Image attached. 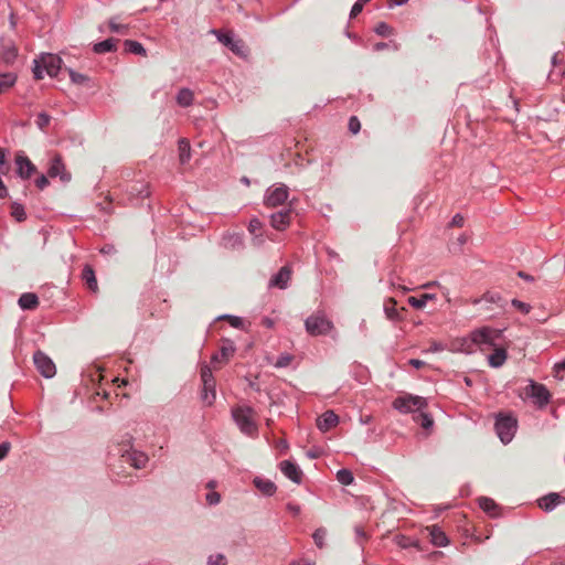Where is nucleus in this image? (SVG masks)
Here are the masks:
<instances>
[{"label": "nucleus", "mask_w": 565, "mask_h": 565, "mask_svg": "<svg viewBox=\"0 0 565 565\" xmlns=\"http://www.w3.org/2000/svg\"><path fill=\"white\" fill-rule=\"evenodd\" d=\"M88 382L92 384L93 394L89 397L88 405L93 411L103 412V402L106 398V387L102 383L104 379V369L100 364H94L86 371Z\"/></svg>", "instance_id": "obj_1"}, {"label": "nucleus", "mask_w": 565, "mask_h": 565, "mask_svg": "<svg viewBox=\"0 0 565 565\" xmlns=\"http://www.w3.org/2000/svg\"><path fill=\"white\" fill-rule=\"evenodd\" d=\"M134 437L130 434H125L122 439L118 443L119 454L122 460L129 463L135 469H143L149 462V457L146 452L137 450L132 447Z\"/></svg>", "instance_id": "obj_2"}, {"label": "nucleus", "mask_w": 565, "mask_h": 565, "mask_svg": "<svg viewBox=\"0 0 565 565\" xmlns=\"http://www.w3.org/2000/svg\"><path fill=\"white\" fill-rule=\"evenodd\" d=\"M333 328V322L323 311H317L305 320V329L312 337L329 334Z\"/></svg>", "instance_id": "obj_3"}, {"label": "nucleus", "mask_w": 565, "mask_h": 565, "mask_svg": "<svg viewBox=\"0 0 565 565\" xmlns=\"http://www.w3.org/2000/svg\"><path fill=\"white\" fill-rule=\"evenodd\" d=\"M254 411L249 406H238L232 409V417L239 430L248 436L257 433V425L253 419Z\"/></svg>", "instance_id": "obj_4"}, {"label": "nucleus", "mask_w": 565, "mask_h": 565, "mask_svg": "<svg viewBox=\"0 0 565 565\" xmlns=\"http://www.w3.org/2000/svg\"><path fill=\"white\" fill-rule=\"evenodd\" d=\"M494 428L500 440L507 445L509 444L516 431L518 422L511 415L500 414L495 418Z\"/></svg>", "instance_id": "obj_5"}, {"label": "nucleus", "mask_w": 565, "mask_h": 565, "mask_svg": "<svg viewBox=\"0 0 565 565\" xmlns=\"http://www.w3.org/2000/svg\"><path fill=\"white\" fill-rule=\"evenodd\" d=\"M525 397L532 399L533 404L542 409L551 401V393L544 384L529 380V384L524 387Z\"/></svg>", "instance_id": "obj_6"}, {"label": "nucleus", "mask_w": 565, "mask_h": 565, "mask_svg": "<svg viewBox=\"0 0 565 565\" xmlns=\"http://www.w3.org/2000/svg\"><path fill=\"white\" fill-rule=\"evenodd\" d=\"M426 406L427 402L424 397L412 394L398 396L393 402V407L403 414L422 411Z\"/></svg>", "instance_id": "obj_7"}, {"label": "nucleus", "mask_w": 565, "mask_h": 565, "mask_svg": "<svg viewBox=\"0 0 565 565\" xmlns=\"http://www.w3.org/2000/svg\"><path fill=\"white\" fill-rule=\"evenodd\" d=\"M217 40L227 46L235 55L245 57L248 54V50L245 43L241 39H236L231 32H222L213 29L211 31Z\"/></svg>", "instance_id": "obj_8"}, {"label": "nucleus", "mask_w": 565, "mask_h": 565, "mask_svg": "<svg viewBox=\"0 0 565 565\" xmlns=\"http://www.w3.org/2000/svg\"><path fill=\"white\" fill-rule=\"evenodd\" d=\"M289 196V189L286 184L270 186L266 190L264 204L268 207H275L284 204Z\"/></svg>", "instance_id": "obj_9"}, {"label": "nucleus", "mask_w": 565, "mask_h": 565, "mask_svg": "<svg viewBox=\"0 0 565 565\" xmlns=\"http://www.w3.org/2000/svg\"><path fill=\"white\" fill-rule=\"evenodd\" d=\"M34 364L38 371L46 379H51L56 373L53 361L42 351H36L33 355Z\"/></svg>", "instance_id": "obj_10"}, {"label": "nucleus", "mask_w": 565, "mask_h": 565, "mask_svg": "<svg viewBox=\"0 0 565 565\" xmlns=\"http://www.w3.org/2000/svg\"><path fill=\"white\" fill-rule=\"evenodd\" d=\"M15 166L18 175L23 180L30 179L31 175L36 171V167L23 152L17 153Z\"/></svg>", "instance_id": "obj_11"}, {"label": "nucleus", "mask_w": 565, "mask_h": 565, "mask_svg": "<svg viewBox=\"0 0 565 565\" xmlns=\"http://www.w3.org/2000/svg\"><path fill=\"white\" fill-rule=\"evenodd\" d=\"M40 61L44 71L51 77L56 76L62 68V58L55 54H42Z\"/></svg>", "instance_id": "obj_12"}, {"label": "nucleus", "mask_w": 565, "mask_h": 565, "mask_svg": "<svg viewBox=\"0 0 565 565\" xmlns=\"http://www.w3.org/2000/svg\"><path fill=\"white\" fill-rule=\"evenodd\" d=\"M50 178H60L63 182L71 180V174L65 171V166L62 161L61 156L56 154L52 158L47 170Z\"/></svg>", "instance_id": "obj_13"}, {"label": "nucleus", "mask_w": 565, "mask_h": 565, "mask_svg": "<svg viewBox=\"0 0 565 565\" xmlns=\"http://www.w3.org/2000/svg\"><path fill=\"white\" fill-rule=\"evenodd\" d=\"M562 503H565V498L556 492H551L537 500L539 507L545 512H552Z\"/></svg>", "instance_id": "obj_14"}, {"label": "nucleus", "mask_w": 565, "mask_h": 565, "mask_svg": "<svg viewBox=\"0 0 565 565\" xmlns=\"http://www.w3.org/2000/svg\"><path fill=\"white\" fill-rule=\"evenodd\" d=\"M291 277V269L288 266H282L269 280L270 288L286 289Z\"/></svg>", "instance_id": "obj_15"}, {"label": "nucleus", "mask_w": 565, "mask_h": 565, "mask_svg": "<svg viewBox=\"0 0 565 565\" xmlns=\"http://www.w3.org/2000/svg\"><path fill=\"white\" fill-rule=\"evenodd\" d=\"M280 471L292 482L299 484L302 480V471L290 460H284L279 463Z\"/></svg>", "instance_id": "obj_16"}, {"label": "nucleus", "mask_w": 565, "mask_h": 565, "mask_svg": "<svg viewBox=\"0 0 565 565\" xmlns=\"http://www.w3.org/2000/svg\"><path fill=\"white\" fill-rule=\"evenodd\" d=\"M495 338V332L489 328H482L471 332V340L478 345H492Z\"/></svg>", "instance_id": "obj_17"}, {"label": "nucleus", "mask_w": 565, "mask_h": 565, "mask_svg": "<svg viewBox=\"0 0 565 565\" xmlns=\"http://www.w3.org/2000/svg\"><path fill=\"white\" fill-rule=\"evenodd\" d=\"M339 423V416L333 411H327L317 418V427L320 431L326 433Z\"/></svg>", "instance_id": "obj_18"}, {"label": "nucleus", "mask_w": 565, "mask_h": 565, "mask_svg": "<svg viewBox=\"0 0 565 565\" xmlns=\"http://www.w3.org/2000/svg\"><path fill=\"white\" fill-rule=\"evenodd\" d=\"M290 223V210H282L270 215V224L277 231H284Z\"/></svg>", "instance_id": "obj_19"}, {"label": "nucleus", "mask_w": 565, "mask_h": 565, "mask_svg": "<svg viewBox=\"0 0 565 565\" xmlns=\"http://www.w3.org/2000/svg\"><path fill=\"white\" fill-rule=\"evenodd\" d=\"M482 301L495 305L498 308L502 310H505L508 306V301L497 291H487L480 299H476L473 303L478 305Z\"/></svg>", "instance_id": "obj_20"}, {"label": "nucleus", "mask_w": 565, "mask_h": 565, "mask_svg": "<svg viewBox=\"0 0 565 565\" xmlns=\"http://www.w3.org/2000/svg\"><path fill=\"white\" fill-rule=\"evenodd\" d=\"M430 535V542L438 547H445L449 544V539L438 525L427 527Z\"/></svg>", "instance_id": "obj_21"}, {"label": "nucleus", "mask_w": 565, "mask_h": 565, "mask_svg": "<svg viewBox=\"0 0 565 565\" xmlns=\"http://www.w3.org/2000/svg\"><path fill=\"white\" fill-rule=\"evenodd\" d=\"M253 483L266 497L274 495L277 490L276 484L271 480L262 477H255Z\"/></svg>", "instance_id": "obj_22"}, {"label": "nucleus", "mask_w": 565, "mask_h": 565, "mask_svg": "<svg viewBox=\"0 0 565 565\" xmlns=\"http://www.w3.org/2000/svg\"><path fill=\"white\" fill-rule=\"evenodd\" d=\"M222 244L225 248L241 249L244 246L243 236L238 233H228L223 235Z\"/></svg>", "instance_id": "obj_23"}, {"label": "nucleus", "mask_w": 565, "mask_h": 565, "mask_svg": "<svg viewBox=\"0 0 565 565\" xmlns=\"http://www.w3.org/2000/svg\"><path fill=\"white\" fill-rule=\"evenodd\" d=\"M18 303L23 310H33L39 306V298L33 292H24L20 296Z\"/></svg>", "instance_id": "obj_24"}, {"label": "nucleus", "mask_w": 565, "mask_h": 565, "mask_svg": "<svg viewBox=\"0 0 565 565\" xmlns=\"http://www.w3.org/2000/svg\"><path fill=\"white\" fill-rule=\"evenodd\" d=\"M179 161L185 164L191 160V146L186 138H181L178 141Z\"/></svg>", "instance_id": "obj_25"}, {"label": "nucleus", "mask_w": 565, "mask_h": 565, "mask_svg": "<svg viewBox=\"0 0 565 565\" xmlns=\"http://www.w3.org/2000/svg\"><path fill=\"white\" fill-rule=\"evenodd\" d=\"M215 398H216L215 383L203 384L202 392H201L202 402L205 405L211 406L215 402Z\"/></svg>", "instance_id": "obj_26"}, {"label": "nucleus", "mask_w": 565, "mask_h": 565, "mask_svg": "<svg viewBox=\"0 0 565 565\" xmlns=\"http://www.w3.org/2000/svg\"><path fill=\"white\" fill-rule=\"evenodd\" d=\"M82 278L90 291L96 292L98 290L95 273L89 265L84 267Z\"/></svg>", "instance_id": "obj_27"}, {"label": "nucleus", "mask_w": 565, "mask_h": 565, "mask_svg": "<svg viewBox=\"0 0 565 565\" xmlns=\"http://www.w3.org/2000/svg\"><path fill=\"white\" fill-rule=\"evenodd\" d=\"M124 51L126 53L140 55V56L147 55V51H146L145 46L140 42L135 41V40L124 41Z\"/></svg>", "instance_id": "obj_28"}, {"label": "nucleus", "mask_w": 565, "mask_h": 565, "mask_svg": "<svg viewBox=\"0 0 565 565\" xmlns=\"http://www.w3.org/2000/svg\"><path fill=\"white\" fill-rule=\"evenodd\" d=\"M507 351L503 348H498L494 350L492 354L489 355L488 361L490 366L492 367H500L504 364L507 360Z\"/></svg>", "instance_id": "obj_29"}, {"label": "nucleus", "mask_w": 565, "mask_h": 565, "mask_svg": "<svg viewBox=\"0 0 565 565\" xmlns=\"http://www.w3.org/2000/svg\"><path fill=\"white\" fill-rule=\"evenodd\" d=\"M18 76L15 73H0V94L9 90L17 82Z\"/></svg>", "instance_id": "obj_30"}, {"label": "nucleus", "mask_w": 565, "mask_h": 565, "mask_svg": "<svg viewBox=\"0 0 565 565\" xmlns=\"http://www.w3.org/2000/svg\"><path fill=\"white\" fill-rule=\"evenodd\" d=\"M194 95L189 88H181L175 97L177 104L181 107H189L193 104Z\"/></svg>", "instance_id": "obj_31"}, {"label": "nucleus", "mask_w": 565, "mask_h": 565, "mask_svg": "<svg viewBox=\"0 0 565 565\" xmlns=\"http://www.w3.org/2000/svg\"><path fill=\"white\" fill-rule=\"evenodd\" d=\"M435 297L436 296L434 294H423L419 297H409L408 298V303L413 308L422 309V308H424L427 305V302L429 300L435 299Z\"/></svg>", "instance_id": "obj_32"}, {"label": "nucleus", "mask_w": 565, "mask_h": 565, "mask_svg": "<svg viewBox=\"0 0 565 565\" xmlns=\"http://www.w3.org/2000/svg\"><path fill=\"white\" fill-rule=\"evenodd\" d=\"M384 312L386 318L392 321H397L401 319L398 310L396 309V301L393 298L388 299V301L385 302Z\"/></svg>", "instance_id": "obj_33"}, {"label": "nucleus", "mask_w": 565, "mask_h": 565, "mask_svg": "<svg viewBox=\"0 0 565 565\" xmlns=\"http://www.w3.org/2000/svg\"><path fill=\"white\" fill-rule=\"evenodd\" d=\"M415 422L419 423V425L424 429H430L434 426V419L430 414L426 412H419L416 416H414Z\"/></svg>", "instance_id": "obj_34"}, {"label": "nucleus", "mask_w": 565, "mask_h": 565, "mask_svg": "<svg viewBox=\"0 0 565 565\" xmlns=\"http://www.w3.org/2000/svg\"><path fill=\"white\" fill-rule=\"evenodd\" d=\"M479 507L490 515H495L497 503L492 499L488 497H481L479 499Z\"/></svg>", "instance_id": "obj_35"}, {"label": "nucleus", "mask_w": 565, "mask_h": 565, "mask_svg": "<svg viewBox=\"0 0 565 565\" xmlns=\"http://www.w3.org/2000/svg\"><path fill=\"white\" fill-rule=\"evenodd\" d=\"M337 480L343 486H350L353 483L354 477L351 470L343 468L338 470Z\"/></svg>", "instance_id": "obj_36"}, {"label": "nucleus", "mask_w": 565, "mask_h": 565, "mask_svg": "<svg viewBox=\"0 0 565 565\" xmlns=\"http://www.w3.org/2000/svg\"><path fill=\"white\" fill-rule=\"evenodd\" d=\"M11 216L18 222H23L26 218V213L23 205L13 202L11 204Z\"/></svg>", "instance_id": "obj_37"}, {"label": "nucleus", "mask_w": 565, "mask_h": 565, "mask_svg": "<svg viewBox=\"0 0 565 565\" xmlns=\"http://www.w3.org/2000/svg\"><path fill=\"white\" fill-rule=\"evenodd\" d=\"M327 530L324 527L317 529L313 534L312 539L317 547L322 548L326 545V537H327Z\"/></svg>", "instance_id": "obj_38"}, {"label": "nucleus", "mask_w": 565, "mask_h": 565, "mask_svg": "<svg viewBox=\"0 0 565 565\" xmlns=\"http://www.w3.org/2000/svg\"><path fill=\"white\" fill-rule=\"evenodd\" d=\"M17 55H18L17 49L13 45L8 46L2 52V61L6 64H12L13 61L15 60Z\"/></svg>", "instance_id": "obj_39"}, {"label": "nucleus", "mask_w": 565, "mask_h": 565, "mask_svg": "<svg viewBox=\"0 0 565 565\" xmlns=\"http://www.w3.org/2000/svg\"><path fill=\"white\" fill-rule=\"evenodd\" d=\"M374 32L380 36H390L393 34V29L386 22H379L374 29Z\"/></svg>", "instance_id": "obj_40"}, {"label": "nucleus", "mask_w": 565, "mask_h": 565, "mask_svg": "<svg viewBox=\"0 0 565 565\" xmlns=\"http://www.w3.org/2000/svg\"><path fill=\"white\" fill-rule=\"evenodd\" d=\"M206 565H227L226 556L222 553L212 554L207 557Z\"/></svg>", "instance_id": "obj_41"}, {"label": "nucleus", "mask_w": 565, "mask_h": 565, "mask_svg": "<svg viewBox=\"0 0 565 565\" xmlns=\"http://www.w3.org/2000/svg\"><path fill=\"white\" fill-rule=\"evenodd\" d=\"M68 75H70V78L71 81L74 83V84H85L86 82H88V77L81 74V73H77L75 72L74 70L72 68H66Z\"/></svg>", "instance_id": "obj_42"}, {"label": "nucleus", "mask_w": 565, "mask_h": 565, "mask_svg": "<svg viewBox=\"0 0 565 565\" xmlns=\"http://www.w3.org/2000/svg\"><path fill=\"white\" fill-rule=\"evenodd\" d=\"M201 380H202V384H205V383H215L214 381V376H213V373H212V370L210 369L209 365L204 364L202 367H201Z\"/></svg>", "instance_id": "obj_43"}, {"label": "nucleus", "mask_w": 565, "mask_h": 565, "mask_svg": "<svg viewBox=\"0 0 565 565\" xmlns=\"http://www.w3.org/2000/svg\"><path fill=\"white\" fill-rule=\"evenodd\" d=\"M511 306L514 307L516 310H519L520 312L524 313V315H527L530 311H531V305L527 303V302H523L519 299H513L511 301Z\"/></svg>", "instance_id": "obj_44"}, {"label": "nucleus", "mask_w": 565, "mask_h": 565, "mask_svg": "<svg viewBox=\"0 0 565 565\" xmlns=\"http://www.w3.org/2000/svg\"><path fill=\"white\" fill-rule=\"evenodd\" d=\"M234 351H235V348H234L233 343L231 341H227L226 343H224L222 345L220 354L223 359L226 360L234 353Z\"/></svg>", "instance_id": "obj_45"}, {"label": "nucleus", "mask_w": 565, "mask_h": 565, "mask_svg": "<svg viewBox=\"0 0 565 565\" xmlns=\"http://www.w3.org/2000/svg\"><path fill=\"white\" fill-rule=\"evenodd\" d=\"M218 319H226L232 327L237 328V329L243 326L242 318H239L237 316L223 315V316L218 317Z\"/></svg>", "instance_id": "obj_46"}, {"label": "nucleus", "mask_w": 565, "mask_h": 565, "mask_svg": "<svg viewBox=\"0 0 565 565\" xmlns=\"http://www.w3.org/2000/svg\"><path fill=\"white\" fill-rule=\"evenodd\" d=\"M292 356L288 353L280 354L275 363V366L278 369L286 367L290 364Z\"/></svg>", "instance_id": "obj_47"}, {"label": "nucleus", "mask_w": 565, "mask_h": 565, "mask_svg": "<svg viewBox=\"0 0 565 565\" xmlns=\"http://www.w3.org/2000/svg\"><path fill=\"white\" fill-rule=\"evenodd\" d=\"M108 29L116 33L128 34V25L126 24H119L110 21L108 22Z\"/></svg>", "instance_id": "obj_48"}, {"label": "nucleus", "mask_w": 565, "mask_h": 565, "mask_svg": "<svg viewBox=\"0 0 565 565\" xmlns=\"http://www.w3.org/2000/svg\"><path fill=\"white\" fill-rule=\"evenodd\" d=\"M51 117L45 113H40L36 118V125L40 129H44L49 126Z\"/></svg>", "instance_id": "obj_49"}, {"label": "nucleus", "mask_w": 565, "mask_h": 565, "mask_svg": "<svg viewBox=\"0 0 565 565\" xmlns=\"http://www.w3.org/2000/svg\"><path fill=\"white\" fill-rule=\"evenodd\" d=\"M263 227V223L259 218L253 217L248 223V232L250 234H256L258 231H260Z\"/></svg>", "instance_id": "obj_50"}, {"label": "nucleus", "mask_w": 565, "mask_h": 565, "mask_svg": "<svg viewBox=\"0 0 565 565\" xmlns=\"http://www.w3.org/2000/svg\"><path fill=\"white\" fill-rule=\"evenodd\" d=\"M131 191L136 192L141 198H147L149 195L148 186L141 183H136L131 186Z\"/></svg>", "instance_id": "obj_51"}, {"label": "nucleus", "mask_w": 565, "mask_h": 565, "mask_svg": "<svg viewBox=\"0 0 565 565\" xmlns=\"http://www.w3.org/2000/svg\"><path fill=\"white\" fill-rule=\"evenodd\" d=\"M205 500H206L207 504L216 505L221 501V494L218 492L211 491V492L206 493Z\"/></svg>", "instance_id": "obj_52"}, {"label": "nucleus", "mask_w": 565, "mask_h": 565, "mask_svg": "<svg viewBox=\"0 0 565 565\" xmlns=\"http://www.w3.org/2000/svg\"><path fill=\"white\" fill-rule=\"evenodd\" d=\"M361 129V124H360V120L358 119V117L355 116H352L350 117L349 119V130L355 135L360 131Z\"/></svg>", "instance_id": "obj_53"}, {"label": "nucleus", "mask_w": 565, "mask_h": 565, "mask_svg": "<svg viewBox=\"0 0 565 565\" xmlns=\"http://www.w3.org/2000/svg\"><path fill=\"white\" fill-rule=\"evenodd\" d=\"M43 65L41 64V61H34V67H33V74L35 79H42L43 78Z\"/></svg>", "instance_id": "obj_54"}, {"label": "nucleus", "mask_w": 565, "mask_h": 565, "mask_svg": "<svg viewBox=\"0 0 565 565\" xmlns=\"http://www.w3.org/2000/svg\"><path fill=\"white\" fill-rule=\"evenodd\" d=\"M11 449V444L9 441H3L0 444V460L4 459Z\"/></svg>", "instance_id": "obj_55"}, {"label": "nucleus", "mask_w": 565, "mask_h": 565, "mask_svg": "<svg viewBox=\"0 0 565 565\" xmlns=\"http://www.w3.org/2000/svg\"><path fill=\"white\" fill-rule=\"evenodd\" d=\"M35 185H36L40 190L45 189V188L49 185L47 177H46V175H44V174L39 175V177L35 179Z\"/></svg>", "instance_id": "obj_56"}, {"label": "nucleus", "mask_w": 565, "mask_h": 565, "mask_svg": "<svg viewBox=\"0 0 565 565\" xmlns=\"http://www.w3.org/2000/svg\"><path fill=\"white\" fill-rule=\"evenodd\" d=\"M465 223V218L461 214L457 213L452 216L451 221H450V226H458V227H461Z\"/></svg>", "instance_id": "obj_57"}, {"label": "nucleus", "mask_w": 565, "mask_h": 565, "mask_svg": "<svg viewBox=\"0 0 565 565\" xmlns=\"http://www.w3.org/2000/svg\"><path fill=\"white\" fill-rule=\"evenodd\" d=\"M287 510L292 513V515L298 516L301 512V508L298 504H295L292 502L287 503Z\"/></svg>", "instance_id": "obj_58"}, {"label": "nucleus", "mask_w": 565, "mask_h": 565, "mask_svg": "<svg viewBox=\"0 0 565 565\" xmlns=\"http://www.w3.org/2000/svg\"><path fill=\"white\" fill-rule=\"evenodd\" d=\"M363 10V4H360V3H354L351 8V11H350V18L353 19L355 18L359 13H361Z\"/></svg>", "instance_id": "obj_59"}, {"label": "nucleus", "mask_w": 565, "mask_h": 565, "mask_svg": "<svg viewBox=\"0 0 565 565\" xmlns=\"http://www.w3.org/2000/svg\"><path fill=\"white\" fill-rule=\"evenodd\" d=\"M95 53L103 54L106 52V40L96 43L93 47Z\"/></svg>", "instance_id": "obj_60"}, {"label": "nucleus", "mask_w": 565, "mask_h": 565, "mask_svg": "<svg viewBox=\"0 0 565 565\" xmlns=\"http://www.w3.org/2000/svg\"><path fill=\"white\" fill-rule=\"evenodd\" d=\"M254 237H253V244L255 246H260L263 243H264V236L262 233H256V234H253Z\"/></svg>", "instance_id": "obj_61"}, {"label": "nucleus", "mask_w": 565, "mask_h": 565, "mask_svg": "<svg viewBox=\"0 0 565 565\" xmlns=\"http://www.w3.org/2000/svg\"><path fill=\"white\" fill-rule=\"evenodd\" d=\"M518 277H520L521 279L525 280V281H529V282H533L534 281V277L531 276L530 274L525 273V271H518Z\"/></svg>", "instance_id": "obj_62"}, {"label": "nucleus", "mask_w": 565, "mask_h": 565, "mask_svg": "<svg viewBox=\"0 0 565 565\" xmlns=\"http://www.w3.org/2000/svg\"><path fill=\"white\" fill-rule=\"evenodd\" d=\"M117 44H118L117 40H115L113 38H108V53L117 51Z\"/></svg>", "instance_id": "obj_63"}, {"label": "nucleus", "mask_w": 565, "mask_h": 565, "mask_svg": "<svg viewBox=\"0 0 565 565\" xmlns=\"http://www.w3.org/2000/svg\"><path fill=\"white\" fill-rule=\"evenodd\" d=\"M443 350H444V345L440 342H433L428 351L429 352H439Z\"/></svg>", "instance_id": "obj_64"}]
</instances>
